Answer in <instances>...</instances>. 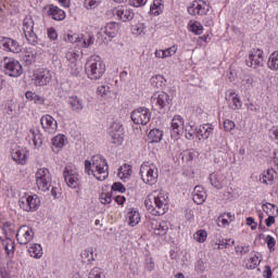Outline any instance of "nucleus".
Listing matches in <instances>:
<instances>
[{"instance_id":"f257e3e1","label":"nucleus","mask_w":278,"mask_h":278,"mask_svg":"<svg viewBox=\"0 0 278 278\" xmlns=\"http://www.w3.org/2000/svg\"><path fill=\"white\" fill-rule=\"evenodd\" d=\"M168 197L160 193L159 195H148L144 200V205L147 211L152 214V216H164L168 210Z\"/></svg>"},{"instance_id":"f03ea898","label":"nucleus","mask_w":278,"mask_h":278,"mask_svg":"<svg viewBox=\"0 0 278 278\" xmlns=\"http://www.w3.org/2000/svg\"><path fill=\"white\" fill-rule=\"evenodd\" d=\"M85 71L89 79H101L105 73V63L101 58L91 55L85 64Z\"/></svg>"},{"instance_id":"7ed1b4c3","label":"nucleus","mask_w":278,"mask_h":278,"mask_svg":"<svg viewBox=\"0 0 278 278\" xmlns=\"http://www.w3.org/2000/svg\"><path fill=\"white\" fill-rule=\"evenodd\" d=\"M92 169L91 173L98 181H105L110 175V166L108 161L101 156H92Z\"/></svg>"},{"instance_id":"20e7f679","label":"nucleus","mask_w":278,"mask_h":278,"mask_svg":"<svg viewBox=\"0 0 278 278\" xmlns=\"http://www.w3.org/2000/svg\"><path fill=\"white\" fill-rule=\"evenodd\" d=\"M34 18L31 16H28L24 18L23 21V31L24 36L28 42V45H31L33 47H45V45L40 41L38 38V35L34 31Z\"/></svg>"},{"instance_id":"39448f33","label":"nucleus","mask_w":278,"mask_h":278,"mask_svg":"<svg viewBox=\"0 0 278 278\" xmlns=\"http://www.w3.org/2000/svg\"><path fill=\"white\" fill-rule=\"evenodd\" d=\"M140 175L143 184L148 186H155L157 184V177H160L155 165H141Z\"/></svg>"},{"instance_id":"423d86ee","label":"nucleus","mask_w":278,"mask_h":278,"mask_svg":"<svg viewBox=\"0 0 278 278\" xmlns=\"http://www.w3.org/2000/svg\"><path fill=\"white\" fill-rule=\"evenodd\" d=\"M36 184L41 192H49L52 184L51 172L47 168H39L36 172Z\"/></svg>"},{"instance_id":"0eeeda50","label":"nucleus","mask_w":278,"mask_h":278,"mask_svg":"<svg viewBox=\"0 0 278 278\" xmlns=\"http://www.w3.org/2000/svg\"><path fill=\"white\" fill-rule=\"evenodd\" d=\"M170 96L168 93L162 91V92H155L151 97V105L152 110L155 112H164L168 105H170Z\"/></svg>"},{"instance_id":"6e6552de","label":"nucleus","mask_w":278,"mask_h":278,"mask_svg":"<svg viewBox=\"0 0 278 278\" xmlns=\"http://www.w3.org/2000/svg\"><path fill=\"white\" fill-rule=\"evenodd\" d=\"M130 118L135 125H149L151 121V111L141 106L131 112Z\"/></svg>"},{"instance_id":"1a4fd4ad","label":"nucleus","mask_w":278,"mask_h":278,"mask_svg":"<svg viewBox=\"0 0 278 278\" xmlns=\"http://www.w3.org/2000/svg\"><path fill=\"white\" fill-rule=\"evenodd\" d=\"M23 65L15 59L4 58V74L9 77H21Z\"/></svg>"},{"instance_id":"9d476101","label":"nucleus","mask_w":278,"mask_h":278,"mask_svg":"<svg viewBox=\"0 0 278 278\" xmlns=\"http://www.w3.org/2000/svg\"><path fill=\"white\" fill-rule=\"evenodd\" d=\"M40 206V198L38 195H24L20 199V207L24 212H36Z\"/></svg>"},{"instance_id":"9b49d317","label":"nucleus","mask_w":278,"mask_h":278,"mask_svg":"<svg viewBox=\"0 0 278 278\" xmlns=\"http://www.w3.org/2000/svg\"><path fill=\"white\" fill-rule=\"evenodd\" d=\"M109 134L112 138L113 144H123L125 129L123 128V125L118 122H114L109 129Z\"/></svg>"},{"instance_id":"f8f14e48","label":"nucleus","mask_w":278,"mask_h":278,"mask_svg":"<svg viewBox=\"0 0 278 278\" xmlns=\"http://www.w3.org/2000/svg\"><path fill=\"white\" fill-rule=\"evenodd\" d=\"M245 64L250 68H260V66H264V51L260 49L250 51V55L245 60Z\"/></svg>"},{"instance_id":"ddd939ff","label":"nucleus","mask_w":278,"mask_h":278,"mask_svg":"<svg viewBox=\"0 0 278 278\" xmlns=\"http://www.w3.org/2000/svg\"><path fill=\"white\" fill-rule=\"evenodd\" d=\"M191 16H205L210 12V4L203 0L193 1L191 7L188 8Z\"/></svg>"},{"instance_id":"4468645a","label":"nucleus","mask_w":278,"mask_h":278,"mask_svg":"<svg viewBox=\"0 0 278 278\" xmlns=\"http://www.w3.org/2000/svg\"><path fill=\"white\" fill-rule=\"evenodd\" d=\"M0 49L10 53H21V45L10 37L0 36Z\"/></svg>"},{"instance_id":"2eb2a0df","label":"nucleus","mask_w":278,"mask_h":278,"mask_svg":"<svg viewBox=\"0 0 278 278\" xmlns=\"http://www.w3.org/2000/svg\"><path fill=\"white\" fill-rule=\"evenodd\" d=\"M16 240L18 244H29L34 240V230L29 226H22L17 230Z\"/></svg>"},{"instance_id":"dca6fc26","label":"nucleus","mask_w":278,"mask_h":278,"mask_svg":"<svg viewBox=\"0 0 278 278\" xmlns=\"http://www.w3.org/2000/svg\"><path fill=\"white\" fill-rule=\"evenodd\" d=\"M63 177L65 179V184L70 188H79V178H78L77 172H75L71 167L66 166L63 172Z\"/></svg>"},{"instance_id":"f3484780","label":"nucleus","mask_w":278,"mask_h":278,"mask_svg":"<svg viewBox=\"0 0 278 278\" xmlns=\"http://www.w3.org/2000/svg\"><path fill=\"white\" fill-rule=\"evenodd\" d=\"M51 79H53V72L50 70H39L35 74L36 86H47L48 84H51Z\"/></svg>"},{"instance_id":"a211bd4d","label":"nucleus","mask_w":278,"mask_h":278,"mask_svg":"<svg viewBox=\"0 0 278 278\" xmlns=\"http://www.w3.org/2000/svg\"><path fill=\"white\" fill-rule=\"evenodd\" d=\"M184 131V117L180 115L174 116L172 119V138H179Z\"/></svg>"},{"instance_id":"6ab92c4d","label":"nucleus","mask_w":278,"mask_h":278,"mask_svg":"<svg viewBox=\"0 0 278 278\" xmlns=\"http://www.w3.org/2000/svg\"><path fill=\"white\" fill-rule=\"evenodd\" d=\"M45 10H47L48 16H51L53 21H64L66 18V13L64 12V10L53 4L47 5Z\"/></svg>"},{"instance_id":"aec40b11","label":"nucleus","mask_w":278,"mask_h":278,"mask_svg":"<svg viewBox=\"0 0 278 278\" xmlns=\"http://www.w3.org/2000/svg\"><path fill=\"white\" fill-rule=\"evenodd\" d=\"M41 126L46 131H55L58 129V122L51 115H45L40 119Z\"/></svg>"},{"instance_id":"412c9836","label":"nucleus","mask_w":278,"mask_h":278,"mask_svg":"<svg viewBox=\"0 0 278 278\" xmlns=\"http://www.w3.org/2000/svg\"><path fill=\"white\" fill-rule=\"evenodd\" d=\"M210 182L216 190H223L225 188V175L222 173H213L210 175Z\"/></svg>"},{"instance_id":"4be33fe9","label":"nucleus","mask_w":278,"mask_h":278,"mask_svg":"<svg viewBox=\"0 0 278 278\" xmlns=\"http://www.w3.org/2000/svg\"><path fill=\"white\" fill-rule=\"evenodd\" d=\"M205 199H207L205 189H203L202 186H195L193 189V201L197 205H203V203H205Z\"/></svg>"},{"instance_id":"5701e85b","label":"nucleus","mask_w":278,"mask_h":278,"mask_svg":"<svg viewBox=\"0 0 278 278\" xmlns=\"http://www.w3.org/2000/svg\"><path fill=\"white\" fill-rule=\"evenodd\" d=\"M226 101L229 102L230 110H241L242 109V100H240V97L236 92H230L228 98H226Z\"/></svg>"},{"instance_id":"b1692460","label":"nucleus","mask_w":278,"mask_h":278,"mask_svg":"<svg viewBox=\"0 0 278 278\" xmlns=\"http://www.w3.org/2000/svg\"><path fill=\"white\" fill-rule=\"evenodd\" d=\"M12 160L16 162L17 164H26L27 162V155L23 153V149L21 148H14L11 151Z\"/></svg>"},{"instance_id":"393cba45","label":"nucleus","mask_w":278,"mask_h":278,"mask_svg":"<svg viewBox=\"0 0 278 278\" xmlns=\"http://www.w3.org/2000/svg\"><path fill=\"white\" fill-rule=\"evenodd\" d=\"M152 229L154 231V236H166V233H168V224H166V222H162V223H152Z\"/></svg>"},{"instance_id":"a878e982","label":"nucleus","mask_w":278,"mask_h":278,"mask_svg":"<svg viewBox=\"0 0 278 278\" xmlns=\"http://www.w3.org/2000/svg\"><path fill=\"white\" fill-rule=\"evenodd\" d=\"M214 134V126L212 124H203L198 128V137L201 136L204 140H207L210 136Z\"/></svg>"},{"instance_id":"bb28decb","label":"nucleus","mask_w":278,"mask_h":278,"mask_svg":"<svg viewBox=\"0 0 278 278\" xmlns=\"http://www.w3.org/2000/svg\"><path fill=\"white\" fill-rule=\"evenodd\" d=\"M115 14L117 17H119V21H123V23H127L128 21H132L135 14L131 10L127 9H118L115 11Z\"/></svg>"},{"instance_id":"cd10ccee","label":"nucleus","mask_w":278,"mask_h":278,"mask_svg":"<svg viewBox=\"0 0 278 278\" xmlns=\"http://www.w3.org/2000/svg\"><path fill=\"white\" fill-rule=\"evenodd\" d=\"M162 138H164V131H162L160 128H153L148 134V140L149 142H162Z\"/></svg>"},{"instance_id":"c85d7f7f","label":"nucleus","mask_w":278,"mask_h":278,"mask_svg":"<svg viewBox=\"0 0 278 278\" xmlns=\"http://www.w3.org/2000/svg\"><path fill=\"white\" fill-rule=\"evenodd\" d=\"M129 227H136L140 223V213L137 210H130L126 216Z\"/></svg>"},{"instance_id":"c756f323","label":"nucleus","mask_w":278,"mask_h":278,"mask_svg":"<svg viewBox=\"0 0 278 278\" xmlns=\"http://www.w3.org/2000/svg\"><path fill=\"white\" fill-rule=\"evenodd\" d=\"M104 34L109 38H116V34H118V23L116 22L108 23L104 28Z\"/></svg>"},{"instance_id":"7c9ffc66","label":"nucleus","mask_w":278,"mask_h":278,"mask_svg":"<svg viewBox=\"0 0 278 278\" xmlns=\"http://www.w3.org/2000/svg\"><path fill=\"white\" fill-rule=\"evenodd\" d=\"M215 147L219 149V155L222 156V162H225V151H227V139L225 137H219L215 140Z\"/></svg>"},{"instance_id":"2f4dec72","label":"nucleus","mask_w":278,"mask_h":278,"mask_svg":"<svg viewBox=\"0 0 278 278\" xmlns=\"http://www.w3.org/2000/svg\"><path fill=\"white\" fill-rule=\"evenodd\" d=\"M83 264H92L94 262V251L92 248L86 249L80 253Z\"/></svg>"},{"instance_id":"473e14b6","label":"nucleus","mask_w":278,"mask_h":278,"mask_svg":"<svg viewBox=\"0 0 278 278\" xmlns=\"http://www.w3.org/2000/svg\"><path fill=\"white\" fill-rule=\"evenodd\" d=\"M70 105L73 112H76L77 114L84 110V101L78 97H72L70 99Z\"/></svg>"},{"instance_id":"72a5a7b5","label":"nucleus","mask_w":278,"mask_h":278,"mask_svg":"<svg viewBox=\"0 0 278 278\" xmlns=\"http://www.w3.org/2000/svg\"><path fill=\"white\" fill-rule=\"evenodd\" d=\"M163 11H164V1L154 0L152 5L150 7L151 14H154V16H160V14H162Z\"/></svg>"},{"instance_id":"f704fd0d","label":"nucleus","mask_w":278,"mask_h":278,"mask_svg":"<svg viewBox=\"0 0 278 278\" xmlns=\"http://www.w3.org/2000/svg\"><path fill=\"white\" fill-rule=\"evenodd\" d=\"M66 142V136L58 135L56 137L52 138V150L56 151L55 149H62Z\"/></svg>"},{"instance_id":"c9c22d12","label":"nucleus","mask_w":278,"mask_h":278,"mask_svg":"<svg viewBox=\"0 0 278 278\" xmlns=\"http://www.w3.org/2000/svg\"><path fill=\"white\" fill-rule=\"evenodd\" d=\"M28 253L30 257H35V260H40L42 257V245L35 243L28 249Z\"/></svg>"},{"instance_id":"e433bc0d","label":"nucleus","mask_w":278,"mask_h":278,"mask_svg":"<svg viewBox=\"0 0 278 278\" xmlns=\"http://www.w3.org/2000/svg\"><path fill=\"white\" fill-rule=\"evenodd\" d=\"M261 184H265L268 186L271 181H275V177L273 176V169H267L260 176Z\"/></svg>"},{"instance_id":"4c0bfd02","label":"nucleus","mask_w":278,"mask_h":278,"mask_svg":"<svg viewBox=\"0 0 278 278\" xmlns=\"http://www.w3.org/2000/svg\"><path fill=\"white\" fill-rule=\"evenodd\" d=\"M25 97L28 101H34L37 105L45 103V98L38 96L36 92L26 91Z\"/></svg>"},{"instance_id":"58836bf2","label":"nucleus","mask_w":278,"mask_h":278,"mask_svg":"<svg viewBox=\"0 0 278 278\" xmlns=\"http://www.w3.org/2000/svg\"><path fill=\"white\" fill-rule=\"evenodd\" d=\"M67 71L72 77H79L81 65L77 64V62H72L68 64Z\"/></svg>"},{"instance_id":"ea45409f","label":"nucleus","mask_w":278,"mask_h":278,"mask_svg":"<svg viewBox=\"0 0 278 278\" xmlns=\"http://www.w3.org/2000/svg\"><path fill=\"white\" fill-rule=\"evenodd\" d=\"M94 45V36L89 35V36H80V41L78 43L79 47H84L85 49H88V47Z\"/></svg>"},{"instance_id":"a19ab883","label":"nucleus","mask_w":278,"mask_h":278,"mask_svg":"<svg viewBox=\"0 0 278 278\" xmlns=\"http://www.w3.org/2000/svg\"><path fill=\"white\" fill-rule=\"evenodd\" d=\"M267 65L270 71H278V51L270 54Z\"/></svg>"},{"instance_id":"79ce46f5","label":"nucleus","mask_w":278,"mask_h":278,"mask_svg":"<svg viewBox=\"0 0 278 278\" xmlns=\"http://www.w3.org/2000/svg\"><path fill=\"white\" fill-rule=\"evenodd\" d=\"M2 244L4 247V251H5L7 255L14 254V241H12V239H10V237H7V239L2 241Z\"/></svg>"},{"instance_id":"37998d69","label":"nucleus","mask_w":278,"mask_h":278,"mask_svg":"<svg viewBox=\"0 0 278 278\" xmlns=\"http://www.w3.org/2000/svg\"><path fill=\"white\" fill-rule=\"evenodd\" d=\"M166 84V79L162 75H155L151 78V86L154 88H162Z\"/></svg>"},{"instance_id":"c03bdc74","label":"nucleus","mask_w":278,"mask_h":278,"mask_svg":"<svg viewBox=\"0 0 278 278\" xmlns=\"http://www.w3.org/2000/svg\"><path fill=\"white\" fill-rule=\"evenodd\" d=\"M189 29L197 36H201V34H203V25L199 22H190Z\"/></svg>"},{"instance_id":"a18cd8bd","label":"nucleus","mask_w":278,"mask_h":278,"mask_svg":"<svg viewBox=\"0 0 278 278\" xmlns=\"http://www.w3.org/2000/svg\"><path fill=\"white\" fill-rule=\"evenodd\" d=\"M112 199H114V193L112 191L100 193V202L103 205H110V203H112Z\"/></svg>"},{"instance_id":"49530a36","label":"nucleus","mask_w":278,"mask_h":278,"mask_svg":"<svg viewBox=\"0 0 278 278\" xmlns=\"http://www.w3.org/2000/svg\"><path fill=\"white\" fill-rule=\"evenodd\" d=\"M30 132L33 134V142L35 144L36 149H40V147H42V134L40 132H36L34 130H30Z\"/></svg>"},{"instance_id":"de8ad7c7","label":"nucleus","mask_w":278,"mask_h":278,"mask_svg":"<svg viewBox=\"0 0 278 278\" xmlns=\"http://www.w3.org/2000/svg\"><path fill=\"white\" fill-rule=\"evenodd\" d=\"M194 136H199V128L194 126H189L186 128V139L187 140H193Z\"/></svg>"},{"instance_id":"09e8293b","label":"nucleus","mask_w":278,"mask_h":278,"mask_svg":"<svg viewBox=\"0 0 278 278\" xmlns=\"http://www.w3.org/2000/svg\"><path fill=\"white\" fill-rule=\"evenodd\" d=\"M194 240L197 242H200V244H202L203 242H205V240H207V231L198 230L194 235Z\"/></svg>"},{"instance_id":"8fccbe9b","label":"nucleus","mask_w":278,"mask_h":278,"mask_svg":"<svg viewBox=\"0 0 278 278\" xmlns=\"http://www.w3.org/2000/svg\"><path fill=\"white\" fill-rule=\"evenodd\" d=\"M241 86L245 89L249 90L253 86V77L247 75L242 78L241 80Z\"/></svg>"},{"instance_id":"3c124183","label":"nucleus","mask_w":278,"mask_h":278,"mask_svg":"<svg viewBox=\"0 0 278 278\" xmlns=\"http://www.w3.org/2000/svg\"><path fill=\"white\" fill-rule=\"evenodd\" d=\"M127 189L125 186L121 182H114L111 187V192L114 194V192H121L122 194L126 191Z\"/></svg>"},{"instance_id":"603ef678","label":"nucleus","mask_w":278,"mask_h":278,"mask_svg":"<svg viewBox=\"0 0 278 278\" xmlns=\"http://www.w3.org/2000/svg\"><path fill=\"white\" fill-rule=\"evenodd\" d=\"M265 242H266L267 248L269 249V251L273 253V251H275V245L277 244V241L273 238V236L268 235L265 238Z\"/></svg>"},{"instance_id":"864d4df0","label":"nucleus","mask_w":278,"mask_h":278,"mask_svg":"<svg viewBox=\"0 0 278 278\" xmlns=\"http://www.w3.org/2000/svg\"><path fill=\"white\" fill-rule=\"evenodd\" d=\"M132 34L135 36H144V25L138 24L132 27Z\"/></svg>"},{"instance_id":"5fc2aeb1","label":"nucleus","mask_w":278,"mask_h":278,"mask_svg":"<svg viewBox=\"0 0 278 278\" xmlns=\"http://www.w3.org/2000/svg\"><path fill=\"white\" fill-rule=\"evenodd\" d=\"M233 244H236L235 240L224 239V240L219 241L218 249H227V247H233Z\"/></svg>"},{"instance_id":"6e6d98bb","label":"nucleus","mask_w":278,"mask_h":278,"mask_svg":"<svg viewBox=\"0 0 278 278\" xmlns=\"http://www.w3.org/2000/svg\"><path fill=\"white\" fill-rule=\"evenodd\" d=\"M131 174V168L129 166L124 165V167H119L118 169V177H129Z\"/></svg>"},{"instance_id":"4d7b16f0","label":"nucleus","mask_w":278,"mask_h":278,"mask_svg":"<svg viewBox=\"0 0 278 278\" xmlns=\"http://www.w3.org/2000/svg\"><path fill=\"white\" fill-rule=\"evenodd\" d=\"M236 253H240V255H247L249 251H251V247L249 245H237L235 248Z\"/></svg>"},{"instance_id":"13d9d810","label":"nucleus","mask_w":278,"mask_h":278,"mask_svg":"<svg viewBox=\"0 0 278 278\" xmlns=\"http://www.w3.org/2000/svg\"><path fill=\"white\" fill-rule=\"evenodd\" d=\"M97 92H98V94H100L101 97L108 96V94H110V86H108V85H102V86H100V87L97 88Z\"/></svg>"},{"instance_id":"bf43d9fd","label":"nucleus","mask_w":278,"mask_h":278,"mask_svg":"<svg viewBox=\"0 0 278 278\" xmlns=\"http://www.w3.org/2000/svg\"><path fill=\"white\" fill-rule=\"evenodd\" d=\"M99 7V1L97 0H85V8L87 10H94V8Z\"/></svg>"},{"instance_id":"052dcab7","label":"nucleus","mask_w":278,"mask_h":278,"mask_svg":"<svg viewBox=\"0 0 278 278\" xmlns=\"http://www.w3.org/2000/svg\"><path fill=\"white\" fill-rule=\"evenodd\" d=\"M88 278H103V273L99 268H93L89 273Z\"/></svg>"},{"instance_id":"680f3d73","label":"nucleus","mask_w":278,"mask_h":278,"mask_svg":"<svg viewBox=\"0 0 278 278\" xmlns=\"http://www.w3.org/2000/svg\"><path fill=\"white\" fill-rule=\"evenodd\" d=\"M275 210H277V207L273 203L263 204V212L267 215H270V212H275Z\"/></svg>"},{"instance_id":"e2e57ef3","label":"nucleus","mask_w":278,"mask_h":278,"mask_svg":"<svg viewBox=\"0 0 278 278\" xmlns=\"http://www.w3.org/2000/svg\"><path fill=\"white\" fill-rule=\"evenodd\" d=\"M236 127V123L231 119H226L224 122V129L225 131H231Z\"/></svg>"},{"instance_id":"0e129e2a","label":"nucleus","mask_w":278,"mask_h":278,"mask_svg":"<svg viewBox=\"0 0 278 278\" xmlns=\"http://www.w3.org/2000/svg\"><path fill=\"white\" fill-rule=\"evenodd\" d=\"M67 42H76L77 45H79V42H81V37H79L78 35H67Z\"/></svg>"},{"instance_id":"69168bd1","label":"nucleus","mask_w":278,"mask_h":278,"mask_svg":"<svg viewBox=\"0 0 278 278\" xmlns=\"http://www.w3.org/2000/svg\"><path fill=\"white\" fill-rule=\"evenodd\" d=\"M48 38L51 40H58V30H55L53 27L48 28Z\"/></svg>"},{"instance_id":"338daca9","label":"nucleus","mask_w":278,"mask_h":278,"mask_svg":"<svg viewBox=\"0 0 278 278\" xmlns=\"http://www.w3.org/2000/svg\"><path fill=\"white\" fill-rule=\"evenodd\" d=\"M155 268V263L153 262V258H147L146 260V269L149 270V273H151V270H154Z\"/></svg>"},{"instance_id":"774afa93","label":"nucleus","mask_w":278,"mask_h":278,"mask_svg":"<svg viewBox=\"0 0 278 278\" xmlns=\"http://www.w3.org/2000/svg\"><path fill=\"white\" fill-rule=\"evenodd\" d=\"M263 275H264V277H266V278H273V269L270 268L269 265H266V266L264 267Z\"/></svg>"}]
</instances>
